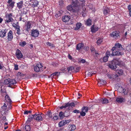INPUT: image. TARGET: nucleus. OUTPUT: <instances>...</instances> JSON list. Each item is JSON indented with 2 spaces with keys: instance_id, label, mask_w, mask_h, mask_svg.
Returning <instances> with one entry per match:
<instances>
[{
  "instance_id": "nucleus-1",
  "label": "nucleus",
  "mask_w": 131,
  "mask_h": 131,
  "mask_svg": "<svg viewBox=\"0 0 131 131\" xmlns=\"http://www.w3.org/2000/svg\"><path fill=\"white\" fill-rule=\"evenodd\" d=\"M124 49L122 47V45L118 43H116L114 46L111 49L112 53H110V51H108L105 53V55L103 58H101L100 60V61L102 62H106L108 60L109 56H122L124 54L123 51Z\"/></svg>"
},
{
  "instance_id": "nucleus-2",
  "label": "nucleus",
  "mask_w": 131,
  "mask_h": 131,
  "mask_svg": "<svg viewBox=\"0 0 131 131\" xmlns=\"http://www.w3.org/2000/svg\"><path fill=\"white\" fill-rule=\"evenodd\" d=\"M4 93H5L4 100L5 103H4L3 105L2 106L1 108L2 112L4 111V114H6V113H7V112L9 110L12 109L11 104L12 103V101L6 92L5 91Z\"/></svg>"
},
{
  "instance_id": "nucleus-3",
  "label": "nucleus",
  "mask_w": 131,
  "mask_h": 131,
  "mask_svg": "<svg viewBox=\"0 0 131 131\" xmlns=\"http://www.w3.org/2000/svg\"><path fill=\"white\" fill-rule=\"evenodd\" d=\"M120 63L119 59H114L112 61L109 62L108 66L111 69H115L117 68V66L119 65Z\"/></svg>"
},
{
  "instance_id": "nucleus-4",
  "label": "nucleus",
  "mask_w": 131,
  "mask_h": 131,
  "mask_svg": "<svg viewBox=\"0 0 131 131\" xmlns=\"http://www.w3.org/2000/svg\"><path fill=\"white\" fill-rule=\"evenodd\" d=\"M81 8V6L78 0H76L74 1V13L77 12V14L79 15V13H81L80 12Z\"/></svg>"
},
{
  "instance_id": "nucleus-5",
  "label": "nucleus",
  "mask_w": 131,
  "mask_h": 131,
  "mask_svg": "<svg viewBox=\"0 0 131 131\" xmlns=\"http://www.w3.org/2000/svg\"><path fill=\"white\" fill-rule=\"evenodd\" d=\"M16 81L13 79H12L10 78L5 79L4 82V83L5 85L9 84L8 87L11 88V86L16 83Z\"/></svg>"
},
{
  "instance_id": "nucleus-6",
  "label": "nucleus",
  "mask_w": 131,
  "mask_h": 131,
  "mask_svg": "<svg viewBox=\"0 0 131 131\" xmlns=\"http://www.w3.org/2000/svg\"><path fill=\"white\" fill-rule=\"evenodd\" d=\"M13 17V13H11L9 14L7 13L5 15V23H9L13 22L14 20L12 17Z\"/></svg>"
},
{
  "instance_id": "nucleus-7",
  "label": "nucleus",
  "mask_w": 131,
  "mask_h": 131,
  "mask_svg": "<svg viewBox=\"0 0 131 131\" xmlns=\"http://www.w3.org/2000/svg\"><path fill=\"white\" fill-rule=\"evenodd\" d=\"M74 106V103L72 102L70 103L69 102L65 104V105H63L59 107L60 109H63V108H65L67 107H68V109L69 110H71L73 109V108Z\"/></svg>"
},
{
  "instance_id": "nucleus-8",
  "label": "nucleus",
  "mask_w": 131,
  "mask_h": 131,
  "mask_svg": "<svg viewBox=\"0 0 131 131\" xmlns=\"http://www.w3.org/2000/svg\"><path fill=\"white\" fill-rule=\"evenodd\" d=\"M32 22L31 21H27L25 24V31L27 32H29L30 30V28L32 27Z\"/></svg>"
},
{
  "instance_id": "nucleus-9",
  "label": "nucleus",
  "mask_w": 131,
  "mask_h": 131,
  "mask_svg": "<svg viewBox=\"0 0 131 131\" xmlns=\"http://www.w3.org/2000/svg\"><path fill=\"white\" fill-rule=\"evenodd\" d=\"M39 34V32L37 29H33L31 30V35L33 37H37Z\"/></svg>"
},
{
  "instance_id": "nucleus-10",
  "label": "nucleus",
  "mask_w": 131,
  "mask_h": 131,
  "mask_svg": "<svg viewBox=\"0 0 131 131\" xmlns=\"http://www.w3.org/2000/svg\"><path fill=\"white\" fill-rule=\"evenodd\" d=\"M42 67V66L41 64L40 63H38L34 67V70L36 72H39L40 71Z\"/></svg>"
},
{
  "instance_id": "nucleus-11",
  "label": "nucleus",
  "mask_w": 131,
  "mask_h": 131,
  "mask_svg": "<svg viewBox=\"0 0 131 131\" xmlns=\"http://www.w3.org/2000/svg\"><path fill=\"white\" fill-rule=\"evenodd\" d=\"M110 36L113 37L115 38H118V37H120V32L119 31L116 30L110 34Z\"/></svg>"
},
{
  "instance_id": "nucleus-12",
  "label": "nucleus",
  "mask_w": 131,
  "mask_h": 131,
  "mask_svg": "<svg viewBox=\"0 0 131 131\" xmlns=\"http://www.w3.org/2000/svg\"><path fill=\"white\" fill-rule=\"evenodd\" d=\"M36 116V113L33 115H32L31 114H29L28 116V117L26 122V123L28 124L31 122L32 120L33 119H35Z\"/></svg>"
},
{
  "instance_id": "nucleus-13",
  "label": "nucleus",
  "mask_w": 131,
  "mask_h": 131,
  "mask_svg": "<svg viewBox=\"0 0 131 131\" xmlns=\"http://www.w3.org/2000/svg\"><path fill=\"white\" fill-rule=\"evenodd\" d=\"M7 3H8L7 5L8 7L12 9L13 8L15 2L13 0H8Z\"/></svg>"
},
{
  "instance_id": "nucleus-14",
  "label": "nucleus",
  "mask_w": 131,
  "mask_h": 131,
  "mask_svg": "<svg viewBox=\"0 0 131 131\" xmlns=\"http://www.w3.org/2000/svg\"><path fill=\"white\" fill-rule=\"evenodd\" d=\"M15 55L18 59H21L23 58V55L21 51L18 49L16 50Z\"/></svg>"
},
{
  "instance_id": "nucleus-15",
  "label": "nucleus",
  "mask_w": 131,
  "mask_h": 131,
  "mask_svg": "<svg viewBox=\"0 0 131 131\" xmlns=\"http://www.w3.org/2000/svg\"><path fill=\"white\" fill-rule=\"evenodd\" d=\"M43 115V114H37L36 113V117H35V120L38 121H42V116Z\"/></svg>"
},
{
  "instance_id": "nucleus-16",
  "label": "nucleus",
  "mask_w": 131,
  "mask_h": 131,
  "mask_svg": "<svg viewBox=\"0 0 131 131\" xmlns=\"http://www.w3.org/2000/svg\"><path fill=\"white\" fill-rule=\"evenodd\" d=\"M8 39L9 41H11L13 38V32L11 30H10L8 33Z\"/></svg>"
},
{
  "instance_id": "nucleus-17",
  "label": "nucleus",
  "mask_w": 131,
  "mask_h": 131,
  "mask_svg": "<svg viewBox=\"0 0 131 131\" xmlns=\"http://www.w3.org/2000/svg\"><path fill=\"white\" fill-rule=\"evenodd\" d=\"M103 13L104 15L106 16L109 14L110 12V10L109 8L108 7H105L103 10Z\"/></svg>"
},
{
  "instance_id": "nucleus-18",
  "label": "nucleus",
  "mask_w": 131,
  "mask_h": 131,
  "mask_svg": "<svg viewBox=\"0 0 131 131\" xmlns=\"http://www.w3.org/2000/svg\"><path fill=\"white\" fill-rule=\"evenodd\" d=\"M93 55L94 58L95 59H99V56L100 54L98 52V51H94L93 53Z\"/></svg>"
},
{
  "instance_id": "nucleus-19",
  "label": "nucleus",
  "mask_w": 131,
  "mask_h": 131,
  "mask_svg": "<svg viewBox=\"0 0 131 131\" xmlns=\"http://www.w3.org/2000/svg\"><path fill=\"white\" fill-rule=\"evenodd\" d=\"M83 44L82 43H79L77 45L76 47L77 49L79 51L80 50H82L83 48Z\"/></svg>"
},
{
  "instance_id": "nucleus-20",
  "label": "nucleus",
  "mask_w": 131,
  "mask_h": 131,
  "mask_svg": "<svg viewBox=\"0 0 131 131\" xmlns=\"http://www.w3.org/2000/svg\"><path fill=\"white\" fill-rule=\"evenodd\" d=\"M31 2L32 3V7H37L39 4V2L37 0H34L32 1Z\"/></svg>"
},
{
  "instance_id": "nucleus-21",
  "label": "nucleus",
  "mask_w": 131,
  "mask_h": 131,
  "mask_svg": "<svg viewBox=\"0 0 131 131\" xmlns=\"http://www.w3.org/2000/svg\"><path fill=\"white\" fill-rule=\"evenodd\" d=\"M94 26L93 25L91 27V31L92 32H95L99 29V28L98 27H94Z\"/></svg>"
},
{
  "instance_id": "nucleus-22",
  "label": "nucleus",
  "mask_w": 131,
  "mask_h": 131,
  "mask_svg": "<svg viewBox=\"0 0 131 131\" xmlns=\"http://www.w3.org/2000/svg\"><path fill=\"white\" fill-rule=\"evenodd\" d=\"M6 32V30L3 29L0 31V37L3 38L5 36Z\"/></svg>"
},
{
  "instance_id": "nucleus-23",
  "label": "nucleus",
  "mask_w": 131,
  "mask_h": 131,
  "mask_svg": "<svg viewBox=\"0 0 131 131\" xmlns=\"http://www.w3.org/2000/svg\"><path fill=\"white\" fill-rule=\"evenodd\" d=\"M70 19V16L67 15H65L62 18V21L64 22H66L69 21Z\"/></svg>"
},
{
  "instance_id": "nucleus-24",
  "label": "nucleus",
  "mask_w": 131,
  "mask_h": 131,
  "mask_svg": "<svg viewBox=\"0 0 131 131\" xmlns=\"http://www.w3.org/2000/svg\"><path fill=\"white\" fill-rule=\"evenodd\" d=\"M23 3V1H21L17 3V7L19 9H20L22 8Z\"/></svg>"
},
{
  "instance_id": "nucleus-25",
  "label": "nucleus",
  "mask_w": 131,
  "mask_h": 131,
  "mask_svg": "<svg viewBox=\"0 0 131 131\" xmlns=\"http://www.w3.org/2000/svg\"><path fill=\"white\" fill-rule=\"evenodd\" d=\"M68 72L71 73L74 71V67L72 66L68 67L67 68Z\"/></svg>"
},
{
  "instance_id": "nucleus-26",
  "label": "nucleus",
  "mask_w": 131,
  "mask_h": 131,
  "mask_svg": "<svg viewBox=\"0 0 131 131\" xmlns=\"http://www.w3.org/2000/svg\"><path fill=\"white\" fill-rule=\"evenodd\" d=\"M66 122L64 120H63L59 122L58 124L59 127H60L65 125L66 124Z\"/></svg>"
},
{
  "instance_id": "nucleus-27",
  "label": "nucleus",
  "mask_w": 131,
  "mask_h": 131,
  "mask_svg": "<svg viewBox=\"0 0 131 131\" xmlns=\"http://www.w3.org/2000/svg\"><path fill=\"white\" fill-rule=\"evenodd\" d=\"M107 76L110 79H114L117 78L118 77V76L116 74L111 75L110 74H108L107 75Z\"/></svg>"
},
{
  "instance_id": "nucleus-28",
  "label": "nucleus",
  "mask_w": 131,
  "mask_h": 131,
  "mask_svg": "<svg viewBox=\"0 0 131 131\" xmlns=\"http://www.w3.org/2000/svg\"><path fill=\"white\" fill-rule=\"evenodd\" d=\"M82 26V24L80 23H77L76 25V27L74 29L77 30L79 29Z\"/></svg>"
},
{
  "instance_id": "nucleus-29",
  "label": "nucleus",
  "mask_w": 131,
  "mask_h": 131,
  "mask_svg": "<svg viewBox=\"0 0 131 131\" xmlns=\"http://www.w3.org/2000/svg\"><path fill=\"white\" fill-rule=\"evenodd\" d=\"M73 6H73H72L71 5L68 6L67 7V9L71 12H74Z\"/></svg>"
},
{
  "instance_id": "nucleus-30",
  "label": "nucleus",
  "mask_w": 131,
  "mask_h": 131,
  "mask_svg": "<svg viewBox=\"0 0 131 131\" xmlns=\"http://www.w3.org/2000/svg\"><path fill=\"white\" fill-rule=\"evenodd\" d=\"M92 20L90 18L88 19L85 23V24L88 26H90L92 25Z\"/></svg>"
},
{
  "instance_id": "nucleus-31",
  "label": "nucleus",
  "mask_w": 131,
  "mask_h": 131,
  "mask_svg": "<svg viewBox=\"0 0 131 131\" xmlns=\"http://www.w3.org/2000/svg\"><path fill=\"white\" fill-rule=\"evenodd\" d=\"M81 111H84L85 112L87 113L89 110V107L87 106H83L81 109Z\"/></svg>"
},
{
  "instance_id": "nucleus-32",
  "label": "nucleus",
  "mask_w": 131,
  "mask_h": 131,
  "mask_svg": "<svg viewBox=\"0 0 131 131\" xmlns=\"http://www.w3.org/2000/svg\"><path fill=\"white\" fill-rule=\"evenodd\" d=\"M101 103L102 104H107L109 103L108 100L106 99H102L101 100Z\"/></svg>"
},
{
  "instance_id": "nucleus-33",
  "label": "nucleus",
  "mask_w": 131,
  "mask_h": 131,
  "mask_svg": "<svg viewBox=\"0 0 131 131\" xmlns=\"http://www.w3.org/2000/svg\"><path fill=\"white\" fill-rule=\"evenodd\" d=\"M80 68V66H74V72L77 73L78 72Z\"/></svg>"
},
{
  "instance_id": "nucleus-34",
  "label": "nucleus",
  "mask_w": 131,
  "mask_h": 131,
  "mask_svg": "<svg viewBox=\"0 0 131 131\" xmlns=\"http://www.w3.org/2000/svg\"><path fill=\"white\" fill-rule=\"evenodd\" d=\"M123 72V71L121 69H118L116 70L117 73L119 75H122Z\"/></svg>"
},
{
  "instance_id": "nucleus-35",
  "label": "nucleus",
  "mask_w": 131,
  "mask_h": 131,
  "mask_svg": "<svg viewBox=\"0 0 131 131\" xmlns=\"http://www.w3.org/2000/svg\"><path fill=\"white\" fill-rule=\"evenodd\" d=\"M124 99L123 98H116V101L118 103H121L123 102Z\"/></svg>"
},
{
  "instance_id": "nucleus-36",
  "label": "nucleus",
  "mask_w": 131,
  "mask_h": 131,
  "mask_svg": "<svg viewBox=\"0 0 131 131\" xmlns=\"http://www.w3.org/2000/svg\"><path fill=\"white\" fill-rule=\"evenodd\" d=\"M59 116L61 119H62L65 116L64 115V113L62 111H61L59 113Z\"/></svg>"
},
{
  "instance_id": "nucleus-37",
  "label": "nucleus",
  "mask_w": 131,
  "mask_h": 131,
  "mask_svg": "<svg viewBox=\"0 0 131 131\" xmlns=\"http://www.w3.org/2000/svg\"><path fill=\"white\" fill-rule=\"evenodd\" d=\"M28 11L26 9H23V11L21 13V16H24V15H26Z\"/></svg>"
},
{
  "instance_id": "nucleus-38",
  "label": "nucleus",
  "mask_w": 131,
  "mask_h": 131,
  "mask_svg": "<svg viewBox=\"0 0 131 131\" xmlns=\"http://www.w3.org/2000/svg\"><path fill=\"white\" fill-rule=\"evenodd\" d=\"M25 131H30V127L29 125H26L24 128Z\"/></svg>"
},
{
  "instance_id": "nucleus-39",
  "label": "nucleus",
  "mask_w": 131,
  "mask_h": 131,
  "mask_svg": "<svg viewBox=\"0 0 131 131\" xmlns=\"http://www.w3.org/2000/svg\"><path fill=\"white\" fill-rule=\"evenodd\" d=\"M70 112L68 111H65L64 112V115L65 117H68L70 115Z\"/></svg>"
},
{
  "instance_id": "nucleus-40",
  "label": "nucleus",
  "mask_w": 131,
  "mask_h": 131,
  "mask_svg": "<svg viewBox=\"0 0 131 131\" xmlns=\"http://www.w3.org/2000/svg\"><path fill=\"white\" fill-rule=\"evenodd\" d=\"M13 27L15 28L16 29L17 28L19 27H20L18 25V23L17 22L16 24H15L14 23L12 24Z\"/></svg>"
},
{
  "instance_id": "nucleus-41",
  "label": "nucleus",
  "mask_w": 131,
  "mask_h": 131,
  "mask_svg": "<svg viewBox=\"0 0 131 131\" xmlns=\"http://www.w3.org/2000/svg\"><path fill=\"white\" fill-rule=\"evenodd\" d=\"M128 9L129 12L130 16L131 17V5H129L128 6Z\"/></svg>"
},
{
  "instance_id": "nucleus-42",
  "label": "nucleus",
  "mask_w": 131,
  "mask_h": 131,
  "mask_svg": "<svg viewBox=\"0 0 131 131\" xmlns=\"http://www.w3.org/2000/svg\"><path fill=\"white\" fill-rule=\"evenodd\" d=\"M26 44V42L25 41L21 42L19 43V45L21 47H24Z\"/></svg>"
},
{
  "instance_id": "nucleus-43",
  "label": "nucleus",
  "mask_w": 131,
  "mask_h": 131,
  "mask_svg": "<svg viewBox=\"0 0 131 131\" xmlns=\"http://www.w3.org/2000/svg\"><path fill=\"white\" fill-rule=\"evenodd\" d=\"M60 74V73L59 72H56L52 73L51 75V76H56L57 75H59Z\"/></svg>"
},
{
  "instance_id": "nucleus-44",
  "label": "nucleus",
  "mask_w": 131,
  "mask_h": 131,
  "mask_svg": "<svg viewBox=\"0 0 131 131\" xmlns=\"http://www.w3.org/2000/svg\"><path fill=\"white\" fill-rule=\"evenodd\" d=\"M46 45L48 46L51 47H54L53 45L49 42H47L46 43Z\"/></svg>"
},
{
  "instance_id": "nucleus-45",
  "label": "nucleus",
  "mask_w": 131,
  "mask_h": 131,
  "mask_svg": "<svg viewBox=\"0 0 131 131\" xmlns=\"http://www.w3.org/2000/svg\"><path fill=\"white\" fill-rule=\"evenodd\" d=\"M102 42V39L101 38L99 39L97 41V44L99 45L101 44V43Z\"/></svg>"
},
{
  "instance_id": "nucleus-46",
  "label": "nucleus",
  "mask_w": 131,
  "mask_h": 131,
  "mask_svg": "<svg viewBox=\"0 0 131 131\" xmlns=\"http://www.w3.org/2000/svg\"><path fill=\"white\" fill-rule=\"evenodd\" d=\"M32 111L31 110L30 111H28V110H25L24 112V114L25 115L26 114H28L29 113H31L32 112Z\"/></svg>"
},
{
  "instance_id": "nucleus-47",
  "label": "nucleus",
  "mask_w": 131,
  "mask_h": 131,
  "mask_svg": "<svg viewBox=\"0 0 131 131\" xmlns=\"http://www.w3.org/2000/svg\"><path fill=\"white\" fill-rule=\"evenodd\" d=\"M22 21L23 22H24L26 21V20L27 19L28 17H27V16L26 15H25L24 17H22Z\"/></svg>"
},
{
  "instance_id": "nucleus-48",
  "label": "nucleus",
  "mask_w": 131,
  "mask_h": 131,
  "mask_svg": "<svg viewBox=\"0 0 131 131\" xmlns=\"http://www.w3.org/2000/svg\"><path fill=\"white\" fill-rule=\"evenodd\" d=\"M126 50L128 51H131V45H129L127 46L126 47Z\"/></svg>"
},
{
  "instance_id": "nucleus-49",
  "label": "nucleus",
  "mask_w": 131,
  "mask_h": 131,
  "mask_svg": "<svg viewBox=\"0 0 131 131\" xmlns=\"http://www.w3.org/2000/svg\"><path fill=\"white\" fill-rule=\"evenodd\" d=\"M17 74L19 76L21 77H23L24 75L23 73L19 72H18Z\"/></svg>"
},
{
  "instance_id": "nucleus-50",
  "label": "nucleus",
  "mask_w": 131,
  "mask_h": 131,
  "mask_svg": "<svg viewBox=\"0 0 131 131\" xmlns=\"http://www.w3.org/2000/svg\"><path fill=\"white\" fill-rule=\"evenodd\" d=\"M80 114L83 117L85 115L86 113L84 111H82L80 112Z\"/></svg>"
},
{
  "instance_id": "nucleus-51",
  "label": "nucleus",
  "mask_w": 131,
  "mask_h": 131,
  "mask_svg": "<svg viewBox=\"0 0 131 131\" xmlns=\"http://www.w3.org/2000/svg\"><path fill=\"white\" fill-rule=\"evenodd\" d=\"M88 7L91 10L93 9L94 7L93 5L91 4H90L88 5Z\"/></svg>"
},
{
  "instance_id": "nucleus-52",
  "label": "nucleus",
  "mask_w": 131,
  "mask_h": 131,
  "mask_svg": "<svg viewBox=\"0 0 131 131\" xmlns=\"http://www.w3.org/2000/svg\"><path fill=\"white\" fill-rule=\"evenodd\" d=\"M17 30L16 33L18 35H20L21 33L20 32V27H18L16 29Z\"/></svg>"
},
{
  "instance_id": "nucleus-53",
  "label": "nucleus",
  "mask_w": 131,
  "mask_h": 131,
  "mask_svg": "<svg viewBox=\"0 0 131 131\" xmlns=\"http://www.w3.org/2000/svg\"><path fill=\"white\" fill-rule=\"evenodd\" d=\"M47 116L49 117L52 118V113L49 112H47Z\"/></svg>"
},
{
  "instance_id": "nucleus-54",
  "label": "nucleus",
  "mask_w": 131,
  "mask_h": 131,
  "mask_svg": "<svg viewBox=\"0 0 131 131\" xmlns=\"http://www.w3.org/2000/svg\"><path fill=\"white\" fill-rule=\"evenodd\" d=\"M1 119L3 120V121H7V120L6 119V117L5 116H3L1 118Z\"/></svg>"
},
{
  "instance_id": "nucleus-55",
  "label": "nucleus",
  "mask_w": 131,
  "mask_h": 131,
  "mask_svg": "<svg viewBox=\"0 0 131 131\" xmlns=\"http://www.w3.org/2000/svg\"><path fill=\"white\" fill-rule=\"evenodd\" d=\"M100 82L102 84H105V83H106V81H105V80H104L102 79H101V80H100Z\"/></svg>"
},
{
  "instance_id": "nucleus-56",
  "label": "nucleus",
  "mask_w": 131,
  "mask_h": 131,
  "mask_svg": "<svg viewBox=\"0 0 131 131\" xmlns=\"http://www.w3.org/2000/svg\"><path fill=\"white\" fill-rule=\"evenodd\" d=\"M86 61L84 59H81L79 61V62L82 63H85L86 62Z\"/></svg>"
},
{
  "instance_id": "nucleus-57",
  "label": "nucleus",
  "mask_w": 131,
  "mask_h": 131,
  "mask_svg": "<svg viewBox=\"0 0 131 131\" xmlns=\"http://www.w3.org/2000/svg\"><path fill=\"white\" fill-rule=\"evenodd\" d=\"M80 1L82 2V3H80V4H81V6H83V5H84V3H85V1L84 0H80Z\"/></svg>"
},
{
  "instance_id": "nucleus-58",
  "label": "nucleus",
  "mask_w": 131,
  "mask_h": 131,
  "mask_svg": "<svg viewBox=\"0 0 131 131\" xmlns=\"http://www.w3.org/2000/svg\"><path fill=\"white\" fill-rule=\"evenodd\" d=\"M90 50L91 52H93L94 51H96L95 50L94 47H93L92 46L90 48Z\"/></svg>"
},
{
  "instance_id": "nucleus-59",
  "label": "nucleus",
  "mask_w": 131,
  "mask_h": 131,
  "mask_svg": "<svg viewBox=\"0 0 131 131\" xmlns=\"http://www.w3.org/2000/svg\"><path fill=\"white\" fill-rule=\"evenodd\" d=\"M60 16V13L59 12H58L56 13V16L57 17Z\"/></svg>"
},
{
  "instance_id": "nucleus-60",
  "label": "nucleus",
  "mask_w": 131,
  "mask_h": 131,
  "mask_svg": "<svg viewBox=\"0 0 131 131\" xmlns=\"http://www.w3.org/2000/svg\"><path fill=\"white\" fill-rule=\"evenodd\" d=\"M14 67H15L14 69L15 70H18V66L17 64L15 65Z\"/></svg>"
},
{
  "instance_id": "nucleus-61",
  "label": "nucleus",
  "mask_w": 131,
  "mask_h": 131,
  "mask_svg": "<svg viewBox=\"0 0 131 131\" xmlns=\"http://www.w3.org/2000/svg\"><path fill=\"white\" fill-rule=\"evenodd\" d=\"M52 64L53 66L54 67H56L57 66L58 64L56 62H53L52 63Z\"/></svg>"
},
{
  "instance_id": "nucleus-62",
  "label": "nucleus",
  "mask_w": 131,
  "mask_h": 131,
  "mask_svg": "<svg viewBox=\"0 0 131 131\" xmlns=\"http://www.w3.org/2000/svg\"><path fill=\"white\" fill-rule=\"evenodd\" d=\"M82 15L84 17L86 15V13H85V12L84 11L82 12Z\"/></svg>"
},
{
  "instance_id": "nucleus-63",
  "label": "nucleus",
  "mask_w": 131,
  "mask_h": 131,
  "mask_svg": "<svg viewBox=\"0 0 131 131\" xmlns=\"http://www.w3.org/2000/svg\"><path fill=\"white\" fill-rule=\"evenodd\" d=\"M73 125H69V128H70L71 127V129H70V130H73Z\"/></svg>"
},
{
  "instance_id": "nucleus-64",
  "label": "nucleus",
  "mask_w": 131,
  "mask_h": 131,
  "mask_svg": "<svg viewBox=\"0 0 131 131\" xmlns=\"http://www.w3.org/2000/svg\"><path fill=\"white\" fill-rule=\"evenodd\" d=\"M68 58L70 60H72V56L69 54L68 56Z\"/></svg>"
}]
</instances>
